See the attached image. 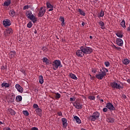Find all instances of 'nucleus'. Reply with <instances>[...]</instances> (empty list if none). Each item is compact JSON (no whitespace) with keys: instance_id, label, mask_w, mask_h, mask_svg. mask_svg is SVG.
Here are the masks:
<instances>
[{"instance_id":"1","label":"nucleus","mask_w":130,"mask_h":130,"mask_svg":"<svg viewBox=\"0 0 130 130\" xmlns=\"http://www.w3.org/2000/svg\"><path fill=\"white\" fill-rule=\"evenodd\" d=\"M107 73H108V69L103 68L102 69H100L99 74L95 75V78L99 80H102L104 77H106Z\"/></svg>"},{"instance_id":"2","label":"nucleus","mask_w":130,"mask_h":130,"mask_svg":"<svg viewBox=\"0 0 130 130\" xmlns=\"http://www.w3.org/2000/svg\"><path fill=\"white\" fill-rule=\"evenodd\" d=\"M25 15L27 18H28V19H29V20H31L34 24H35V23L37 22V18H36V16H35V15L32 14L31 11H27Z\"/></svg>"},{"instance_id":"3","label":"nucleus","mask_w":130,"mask_h":130,"mask_svg":"<svg viewBox=\"0 0 130 130\" xmlns=\"http://www.w3.org/2000/svg\"><path fill=\"white\" fill-rule=\"evenodd\" d=\"M53 69L54 71H56L58 68H62V65L61 64V62L59 60H54L52 63Z\"/></svg>"},{"instance_id":"4","label":"nucleus","mask_w":130,"mask_h":130,"mask_svg":"<svg viewBox=\"0 0 130 130\" xmlns=\"http://www.w3.org/2000/svg\"><path fill=\"white\" fill-rule=\"evenodd\" d=\"M81 47L84 54H90V53H92V52H93V49L90 47L87 46H81Z\"/></svg>"},{"instance_id":"5","label":"nucleus","mask_w":130,"mask_h":130,"mask_svg":"<svg viewBox=\"0 0 130 130\" xmlns=\"http://www.w3.org/2000/svg\"><path fill=\"white\" fill-rule=\"evenodd\" d=\"M15 94L13 93H9L6 96V99L9 103H13L15 101Z\"/></svg>"},{"instance_id":"6","label":"nucleus","mask_w":130,"mask_h":130,"mask_svg":"<svg viewBox=\"0 0 130 130\" xmlns=\"http://www.w3.org/2000/svg\"><path fill=\"white\" fill-rule=\"evenodd\" d=\"M100 116V113L98 112H95L93 113L92 115L89 117V119H90L91 121H95L96 119H98V118H99Z\"/></svg>"},{"instance_id":"7","label":"nucleus","mask_w":130,"mask_h":130,"mask_svg":"<svg viewBox=\"0 0 130 130\" xmlns=\"http://www.w3.org/2000/svg\"><path fill=\"white\" fill-rule=\"evenodd\" d=\"M46 12V7H42L40 9V10L39 11L38 13V17H43L44 16V14H45Z\"/></svg>"},{"instance_id":"8","label":"nucleus","mask_w":130,"mask_h":130,"mask_svg":"<svg viewBox=\"0 0 130 130\" xmlns=\"http://www.w3.org/2000/svg\"><path fill=\"white\" fill-rule=\"evenodd\" d=\"M111 86L112 88H114L115 89H122L123 88V86H120V84H118L116 82H112L110 83Z\"/></svg>"},{"instance_id":"9","label":"nucleus","mask_w":130,"mask_h":130,"mask_svg":"<svg viewBox=\"0 0 130 130\" xmlns=\"http://www.w3.org/2000/svg\"><path fill=\"white\" fill-rule=\"evenodd\" d=\"M76 54L77 56H78V57H83V56L85 55V54H84V52L81 47H80V49L76 51Z\"/></svg>"},{"instance_id":"10","label":"nucleus","mask_w":130,"mask_h":130,"mask_svg":"<svg viewBox=\"0 0 130 130\" xmlns=\"http://www.w3.org/2000/svg\"><path fill=\"white\" fill-rule=\"evenodd\" d=\"M73 106L77 109H82L83 108V105L81 104V103L76 101L73 103Z\"/></svg>"},{"instance_id":"11","label":"nucleus","mask_w":130,"mask_h":130,"mask_svg":"<svg viewBox=\"0 0 130 130\" xmlns=\"http://www.w3.org/2000/svg\"><path fill=\"white\" fill-rule=\"evenodd\" d=\"M106 107L109 109V110H112V111L115 110V108L111 103H108L106 104Z\"/></svg>"},{"instance_id":"12","label":"nucleus","mask_w":130,"mask_h":130,"mask_svg":"<svg viewBox=\"0 0 130 130\" xmlns=\"http://www.w3.org/2000/svg\"><path fill=\"white\" fill-rule=\"evenodd\" d=\"M3 25L4 27H8L9 26H11L12 25V22L10 19H5L3 21Z\"/></svg>"},{"instance_id":"13","label":"nucleus","mask_w":130,"mask_h":130,"mask_svg":"<svg viewBox=\"0 0 130 130\" xmlns=\"http://www.w3.org/2000/svg\"><path fill=\"white\" fill-rule=\"evenodd\" d=\"M15 88L17 89V91L19 92V93H23L24 89H23V87L20 85V84H16Z\"/></svg>"},{"instance_id":"14","label":"nucleus","mask_w":130,"mask_h":130,"mask_svg":"<svg viewBox=\"0 0 130 130\" xmlns=\"http://www.w3.org/2000/svg\"><path fill=\"white\" fill-rule=\"evenodd\" d=\"M116 42L118 46H122L123 45V41H122L121 39H117L116 40Z\"/></svg>"},{"instance_id":"15","label":"nucleus","mask_w":130,"mask_h":130,"mask_svg":"<svg viewBox=\"0 0 130 130\" xmlns=\"http://www.w3.org/2000/svg\"><path fill=\"white\" fill-rule=\"evenodd\" d=\"M8 34H13V29L11 28H8L5 31V36H8Z\"/></svg>"},{"instance_id":"16","label":"nucleus","mask_w":130,"mask_h":130,"mask_svg":"<svg viewBox=\"0 0 130 130\" xmlns=\"http://www.w3.org/2000/svg\"><path fill=\"white\" fill-rule=\"evenodd\" d=\"M46 6L47 9H49L48 10L49 12H51V11H53V6L51 5V4H50L49 2H47L46 3Z\"/></svg>"},{"instance_id":"17","label":"nucleus","mask_w":130,"mask_h":130,"mask_svg":"<svg viewBox=\"0 0 130 130\" xmlns=\"http://www.w3.org/2000/svg\"><path fill=\"white\" fill-rule=\"evenodd\" d=\"M43 62H45L46 66H49V64H51V62L46 57H44L42 59Z\"/></svg>"},{"instance_id":"18","label":"nucleus","mask_w":130,"mask_h":130,"mask_svg":"<svg viewBox=\"0 0 130 130\" xmlns=\"http://www.w3.org/2000/svg\"><path fill=\"white\" fill-rule=\"evenodd\" d=\"M61 121L62 122L63 126L64 127H67L68 126V120L66 118H62Z\"/></svg>"},{"instance_id":"19","label":"nucleus","mask_w":130,"mask_h":130,"mask_svg":"<svg viewBox=\"0 0 130 130\" xmlns=\"http://www.w3.org/2000/svg\"><path fill=\"white\" fill-rule=\"evenodd\" d=\"M36 112L38 114V115H39V116H41L42 114V109L40 108H37L36 109Z\"/></svg>"},{"instance_id":"20","label":"nucleus","mask_w":130,"mask_h":130,"mask_svg":"<svg viewBox=\"0 0 130 130\" xmlns=\"http://www.w3.org/2000/svg\"><path fill=\"white\" fill-rule=\"evenodd\" d=\"M16 55V51H11L9 53V56L11 58H13V57H15Z\"/></svg>"},{"instance_id":"21","label":"nucleus","mask_w":130,"mask_h":130,"mask_svg":"<svg viewBox=\"0 0 130 130\" xmlns=\"http://www.w3.org/2000/svg\"><path fill=\"white\" fill-rule=\"evenodd\" d=\"M74 119H75V120L76 121V122L78 123V124H80V123L82 122V121H81V119H80V118H79V117H78L77 116H75L74 117Z\"/></svg>"},{"instance_id":"22","label":"nucleus","mask_w":130,"mask_h":130,"mask_svg":"<svg viewBox=\"0 0 130 130\" xmlns=\"http://www.w3.org/2000/svg\"><path fill=\"white\" fill-rule=\"evenodd\" d=\"M9 15L11 17L15 16L16 15V11H15V10H14L13 9H12L10 11Z\"/></svg>"},{"instance_id":"23","label":"nucleus","mask_w":130,"mask_h":130,"mask_svg":"<svg viewBox=\"0 0 130 130\" xmlns=\"http://www.w3.org/2000/svg\"><path fill=\"white\" fill-rule=\"evenodd\" d=\"M8 112L11 115H15V114H16V112H15V111L12 109H8Z\"/></svg>"},{"instance_id":"24","label":"nucleus","mask_w":130,"mask_h":130,"mask_svg":"<svg viewBox=\"0 0 130 130\" xmlns=\"http://www.w3.org/2000/svg\"><path fill=\"white\" fill-rule=\"evenodd\" d=\"M11 5V0H7L4 3V6L8 7Z\"/></svg>"},{"instance_id":"25","label":"nucleus","mask_w":130,"mask_h":130,"mask_svg":"<svg viewBox=\"0 0 130 130\" xmlns=\"http://www.w3.org/2000/svg\"><path fill=\"white\" fill-rule=\"evenodd\" d=\"M59 21H60V22H62L61 26L64 27V18L63 17L60 16V18H59Z\"/></svg>"},{"instance_id":"26","label":"nucleus","mask_w":130,"mask_h":130,"mask_svg":"<svg viewBox=\"0 0 130 130\" xmlns=\"http://www.w3.org/2000/svg\"><path fill=\"white\" fill-rule=\"evenodd\" d=\"M39 83L40 84H43L44 83V79H43V76L42 75H40L39 77Z\"/></svg>"},{"instance_id":"27","label":"nucleus","mask_w":130,"mask_h":130,"mask_svg":"<svg viewBox=\"0 0 130 130\" xmlns=\"http://www.w3.org/2000/svg\"><path fill=\"white\" fill-rule=\"evenodd\" d=\"M70 78H71V79H73V80H78V78L77 77V76H76V75L73 73L70 74Z\"/></svg>"},{"instance_id":"28","label":"nucleus","mask_w":130,"mask_h":130,"mask_svg":"<svg viewBox=\"0 0 130 130\" xmlns=\"http://www.w3.org/2000/svg\"><path fill=\"white\" fill-rule=\"evenodd\" d=\"M99 25H100L101 26L102 29H105V24H104V22H103V21H100L99 22Z\"/></svg>"},{"instance_id":"29","label":"nucleus","mask_w":130,"mask_h":130,"mask_svg":"<svg viewBox=\"0 0 130 130\" xmlns=\"http://www.w3.org/2000/svg\"><path fill=\"white\" fill-rule=\"evenodd\" d=\"M129 60L127 58L124 59V60L122 61V62L124 64L127 65L128 63H129Z\"/></svg>"},{"instance_id":"30","label":"nucleus","mask_w":130,"mask_h":130,"mask_svg":"<svg viewBox=\"0 0 130 130\" xmlns=\"http://www.w3.org/2000/svg\"><path fill=\"white\" fill-rule=\"evenodd\" d=\"M120 25L124 29H125L126 28V26H125V21L124 20H122L121 22Z\"/></svg>"},{"instance_id":"31","label":"nucleus","mask_w":130,"mask_h":130,"mask_svg":"<svg viewBox=\"0 0 130 130\" xmlns=\"http://www.w3.org/2000/svg\"><path fill=\"white\" fill-rule=\"evenodd\" d=\"M16 100L17 102H20L22 101V96H21V95L16 96Z\"/></svg>"},{"instance_id":"32","label":"nucleus","mask_w":130,"mask_h":130,"mask_svg":"<svg viewBox=\"0 0 130 130\" xmlns=\"http://www.w3.org/2000/svg\"><path fill=\"white\" fill-rule=\"evenodd\" d=\"M2 87H5V88H9V87H10V84L8 83H3L2 84Z\"/></svg>"},{"instance_id":"33","label":"nucleus","mask_w":130,"mask_h":130,"mask_svg":"<svg viewBox=\"0 0 130 130\" xmlns=\"http://www.w3.org/2000/svg\"><path fill=\"white\" fill-rule=\"evenodd\" d=\"M78 12H79V13H80V15H82V16H85V15H86L85 12H84L81 9H78Z\"/></svg>"},{"instance_id":"34","label":"nucleus","mask_w":130,"mask_h":130,"mask_svg":"<svg viewBox=\"0 0 130 130\" xmlns=\"http://www.w3.org/2000/svg\"><path fill=\"white\" fill-rule=\"evenodd\" d=\"M107 121H108V122H111L112 123L113 122H114V119L112 118H108L107 119Z\"/></svg>"},{"instance_id":"35","label":"nucleus","mask_w":130,"mask_h":130,"mask_svg":"<svg viewBox=\"0 0 130 130\" xmlns=\"http://www.w3.org/2000/svg\"><path fill=\"white\" fill-rule=\"evenodd\" d=\"M116 36L119 37V38H122L123 35H122V33L121 32H117L116 34Z\"/></svg>"},{"instance_id":"36","label":"nucleus","mask_w":130,"mask_h":130,"mask_svg":"<svg viewBox=\"0 0 130 130\" xmlns=\"http://www.w3.org/2000/svg\"><path fill=\"white\" fill-rule=\"evenodd\" d=\"M55 98H56L57 99H59V98H60V94H59L58 92H55Z\"/></svg>"},{"instance_id":"37","label":"nucleus","mask_w":130,"mask_h":130,"mask_svg":"<svg viewBox=\"0 0 130 130\" xmlns=\"http://www.w3.org/2000/svg\"><path fill=\"white\" fill-rule=\"evenodd\" d=\"M33 26V24L32 23V22H29L27 24V28H31Z\"/></svg>"},{"instance_id":"38","label":"nucleus","mask_w":130,"mask_h":130,"mask_svg":"<svg viewBox=\"0 0 130 130\" xmlns=\"http://www.w3.org/2000/svg\"><path fill=\"white\" fill-rule=\"evenodd\" d=\"M104 16V12L102 10L99 15V17H103Z\"/></svg>"},{"instance_id":"39","label":"nucleus","mask_w":130,"mask_h":130,"mask_svg":"<svg viewBox=\"0 0 130 130\" xmlns=\"http://www.w3.org/2000/svg\"><path fill=\"white\" fill-rule=\"evenodd\" d=\"M23 113L24 115H25V116H28V115H29V113L28 112V111H23Z\"/></svg>"},{"instance_id":"40","label":"nucleus","mask_w":130,"mask_h":130,"mask_svg":"<svg viewBox=\"0 0 130 130\" xmlns=\"http://www.w3.org/2000/svg\"><path fill=\"white\" fill-rule=\"evenodd\" d=\"M105 65L107 68H108L110 66V63L109 61H106L105 62Z\"/></svg>"},{"instance_id":"41","label":"nucleus","mask_w":130,"mask_h":130,"mask_svg":"<svg viewBox=\"0 0 130 130\" xmlns=\"http://www.w3.org/2000/svg\"><path fill=\"white\" fill-rule=\"evenodd\" d=\"M88 99L90 100H95V96L93 95H90L88 97Z\"/></svg>"},{"instance_id":"42","label":"nucleus","mask_w":130,"mask_h":130,"mask_svg":"<svg viewBox=\"0 0 130 130\" xmlns=\"http://www.w3.org/2000/svg\"><path fill=\"white\" fill-rule=\"evenodd\" d=\"M38 107V105H37V104H34L33 105V108H34L35 109H37V108H39Z\"/></svg>"},{"instance_id":"43","label":"nucleus","mask_w":130,"mask_h":130,"mask_svg":"<svg viewBox=\"0 0 130 130\" xmlns=\"http://www.w3.org/2000/svg\"><path fill=\"white\" fill-rule=\"evenodd\" d=\"M92 73H93V74H96V73H97V69L96 68L92 69Z\"/></svg>"},{"instance_id":"44","label":"nucleus","mask_w":130,"mask_h":130,"mask_svg":"<svg viewBox=\"0 0 130 130\" xmlns=\"http://www.w3.org/2000/svg\"><path fill=\"white\" fill-rule=\"evenodd\" d=\"M29 8H30V6H29L26 5V6H24V7H23V10H27V9H29Z\"/></svg>"},{"instance_id":"45","label":"nucleus","mask_w":130,"mask_h":130,"mask_svg":"<svg viewBox=\"0 0 130 130\" xmlns=\"http://www.w3.org/2000/svg\"><path fill=\"white\" fill-rule=\"evenodd\" d=\"M108 109H107V108H104L103 109V112H107Z\"/></svg>"},{"instance_id":"46","label":"nucleus","mask_w":130,"mask_h":130,"mask_svg":"<svg viewBox=\"0 0 130 130\" xmlns=\"http://www.w3.org/2000/svg\"><path fill=\"white\" fill-rule=\"evenodd\" d=\"M76 101V98L72 97L70 98V101Z\"/></svg>"},{"instance_id":"47","label":"nucleus","mask_w":130,"mask_h":130,"mask_svg":"<svg viewBox=\"0 0 130 130\" xmlns=\"http://www.w3.org/2000/svg\"><path fill=\"white\" fill-rule=\"evenodd\" d=\"M3 130H11V128L9 127H5L3 128Z\"/></svg>"},{"instance_id":"48","label":"nucleus","mask_w":130,"mask_h":130,"mask_svg":"<svg viewBox=\"0 0 130 130\" xmlns=\"http://www.w3.org/2000/svg\"><path fill=\"white\" fill-rule=\"evenodd\" d=\"M30 130H38V128L36 127H32Z\"/></svg>"},{"instance_id":"49","label":"nucleus","mask_w":130,"mask_h":130,"mask_svg":"<svg viewBox=\"0 0 130 130\" xmlns=\"http://www.w3.org/2000/svg\"><path fill=\"white\" fill-rule=\"evenodd\" d=\"M58 115L59 116H62V113H61V112H59L58 113Z\"/></svg>"},{"instance_id":"50","label":"nucleus","mask_w":130,"mask_h":130,"mask_svg":"<svg viewBox=\"0 0 130 130\" xmlns=\"http://www.w3.org/2000/svg\"><path fill=\"white\" fill-rule=\"evenodd\" d=\"M127 31L130 32V23L129 24V27L127 28Z\"/></svg>"},{"instance_id":"51","label":"nucleus","mask_w":130,"mask_h":130,"mask_svg":"<svg viewBox=\"0 0 130 130\" xmlns=\"http://www.w3.org/2000/svg\"><path fill=\"white\" fill-rule=\"evenodd\" d=\"M116 49H117V50L120 51V49H121V48L117 47V48H116Z\"/></svg>"},{"instance_id":"52","label":"nucleus","mask_w":130,"mask_h":130,"mask_svg":"<svg viewBox=\"0 0 130 130\" xmlns=\"http://www.w3.org/2000/svg\"><path fill=\"white\" fill-rule=\"evenodd\" d=\"M81 25H82V26H85V25H86V23L84 22H82Z\"/></svg>"},{"instance_id":"53","label":"nucleus","mask_w":130,"mask_h":130,"mask_svg":"<svg viewBox=\"0 0 130 130\" xmlns=\"http://www.w3.org/2000/svg\"><path fill=\"white\" fill-rule=\"evenodd\" d=\"M112 47H113V48H115L116 49L117 48V47L115 45H113Z\"/></svg>"},{"instance_id":"54","label":"nucleus","mask_w":130,"mask_h":130,"mask_svg":"<svg viewBox=\"0 0 130 130\" xmlns=\"http://www.w3.org/2000/svg\"><path fill=\"white\" fill-rule=\"evenodd\" d=\"M2 70H6V68H5V66H2Z\"/></svg>"},{"instance_id":"55","label":"nucleus","mask_w":130,"mask_h":130,"mask_svg":"<svg viewBox=\"0 0 130 130\" xmlns=\"http://www.w3.org/2000/svg\"><path fill=\"white\" fill-rule=\"evenodd\" d=\"M127 83H128V84H130V80L129 79H127Z\"/></svg>"},{"instance_id":"56","label":"nucleus","mask_w":130,"mask_h":130,"mask_svg":"<svg viewBox=\"0 0 130 130\" xmlns=\"http://www.w3.org/2000/svg\"><path fill=\"white\" fill-rule=\"evenodd\" d=\"M34 33H35V34H37V30H35L34 31Z\"/></svg>"},{"instance_id":"57","label":"nucleus","mask_w":130,"mask_h":130,"mask_svg":"<svg viewBox=\"0 0 130 130\" xmlns=\"http://www.w3.org/2000/svg\"><path fill=\"white\" fill-rule=\"evenodd\" d=\"M100 101H101V102H104V101L103 100V99H101Z\"/></svg>"},{"instance_id":"58","label":"nucleus","mask_w":130,"mask_h":130,"mask_svg":"<svg viewBox=\"0 0 130 130\" xmlns=\"http://www.w3.org/2000/svg\"><path fill=\"white\" fill-rule=\"evenodd\" d=\"M89 38H90V39H92L93 38V37H92V36H90L89 37Z\"/></svg>"},{"instance_id":"59","label":"nucleus","mask_w":130,"mask_h":130,"mask_svg":"<svg viewBox=\"0 0 130 130\" xmlns=\"http://www.w3.org/2000/svg\"><path fill=\"white\" fill-rule=\"evenodd\" d=\"M0 124H3V122L0 121Z\"/></svg>"}]
</instances>
